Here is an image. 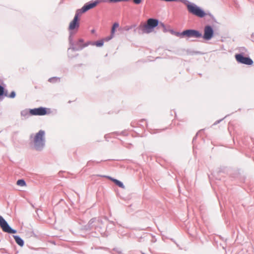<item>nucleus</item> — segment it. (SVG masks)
Wrapping results in <instances>:
<instances>
[{"mask_svg": "<svg viewBox=\"0 0 254 254\" xmlns=\"http://www.w3.org/2000/svg\"><path fill=\"white\" fill-rule=\"evenodd\" d=\"M14 237V238L15 239V240H16V236H13Z\"/></svg>", "mask_w": 254, "mask_h": 254, "instance_id": "obj_21", "label": "nucleus"}, {"mask_svg": "<svg viewBox=\"0 0 254 254\" xmlns=\"http://www.w3.org/2000/svg\"><path fill=\"white\" fill-rule=\"evenodd\" d=\"M4 94V88L2 86L0 85V96Z\"/></svg>", "mask_w": 254, "mask_h": 254, "instance_id": "obj_18", "label": "nucleus"}, {"mask_svg": "<svg viewBox=\"0 0 254 254\" xmlns=\"http://www.w3.org/2000/svg\"><path fill=\"white\" fill-rule=\"evenodd\" d=\"M180 36L182 37H186L187 38H200L202 36L201 33L198 31L189 29L183 31L181 34Z\"/></svg>", "mask_w": 254, "mask_h": 254, "instance_id": "obj_6", "label": "nucleus"}, {"mask_svg": "<svg viewBox=\"0 0 254 254\" xmlns=\"http://www.w3.org/2000/svg\"><path fill=\"white\" fill-rule=\"evenodd\" d=\"M79 12L76 11L73 19L69 23V30L77 31L79 27V17L81 15Z\"/></svg>", "mask_w": 254, "mask_h": 254, "instance_id": "obj_5", "label": "nucleus"}, {"mask_svg": "<svg viewBox=\"0 0 254 254\" xmlns=\"http://www.w3.org/2000/svg\"><path fill=\"white\" fill-rule=\"evenodd\" d=\"M0 226L2 230V231L4 232H6L9 234H14L15 233V231L13 229H12L6 221L2 218V216L0 215Z\"/></svg>", "mask_w": 254, "mask_h": 254, "instance_id": "obj_9", "label": "nucleus"}, {"mask_svg": "<svg viewBox=\"0 0 254 254\" xmlns=\"http://www.w3.org/2000/svg\"><path fill=\"white\" fill-rule=\"evenodd\" d=\"M105 1L104 0H96L95 1L91 3H87L81 9H78L76 10L77 12H80V14L82 15L88 10L93 8L96 7L97 4L101 2Z\"/></svg>", "mask_w": 254, "mask_h": 254, "instance_id": "obj_7", "label": "nucleus"}, {"mask_svg": "<svg viewBox=\"0 0 254 254\" xmlns=\"http://www.w3.org/2000/svg\"><path fill=\"white\" fill-rule=\"evenodd\" d=\"M128 0H109V1L110 2L115 3V2H120V1H128Z\"/></svg>", "mask_w": 254, "mask_h": 254, "instance_id": "obj_17", "label": "nucleus"}, {"mask_svg": "<svg viewBox=\"0 0 254 254\" xmlns=\"http://www.w3.org/2000/svg\"><path fill=\"white\" fill-rule=\"evenodd\" d=\"M133 1L135 4H138L141 2V0H133Z\"/></svg>", "mask_w": 254, "mask_h": 254, "instance_id": "obj_19", "label": "nucleus"}, {"mask_svg": "<svg viewBox=\"0 0 254 254\" xmlns=\"http://www.w3.org/2000/svg\"><path fill=\"white\" fill-rule=\"evenodd\" d=\"M104 41H106L105 40V38L103 39V40H100V41H97L96 42V46H97V47H101V46H102L103 45V44H104Z\"/></svg>", "mask_w": 254, "mask_h": 254, "instance_id": "obj_15", "label": "nucleus"}, {"mask_svg": "<svg viewBox=\"0 0 254 254\" xmlns=\"http://www.w3.org/2000/svg\"><path fill=\"white\" fill-rule=\"evenodd\" d=\"M88 45L89 44L88 43H84L82 39H79L72 45L71 49L73 51H78L82 50Z\"/></svg>", "mask_w": 254, "mask_h": 254, "instance_id": "obj_10", "label": "nucleus"}, {"mask_svg": "<svg viewBox=\"0 0 254 254\" xmlns=\"http://www.w3.org/2000/svg\"><path fill=\"white\" fill-rule=\"evenodd\" d=\"M51 113V109L43 107L31 109L29 110V114L30 116H42L50 114Z\"/></svg>", "mask_w": 254, "mask_h": 254, "instance_id": "obj_4", "label": "nucleus"}, {"mask_svg": "<svg viewBox=\"0 0 254 254\" xmlns=\"http://www.w3.org/2000/svg\"><path fill=\"white\" fill-rule=\"evenodd\" d=\"M119 27V24L118 23H115L113 24L112 29H111V35L107 37H106L105 38V40L106 41H108L113 38V37L114 36L115 32L116 29L118 28Z\"/></svg>", "mask_w": 254, "mask_h": 254, "instance_id": "obj_12", "label": "nucleus"}, {"mask_svg": "<svg viewBox=\"0 0 254 254\" xmlns=\"http://www.w3.org/2000/svg\"><path fill=\"white\" fill-rule=\"evenodd\" d=\"M111 180H112L114 183H115L116 184V185H117L118 186H119V187L121 188H125V186L124 185H123V184L120 181H119V180H116V179H113L112 178H109Z\"/></svg>", "mask_w": 254, "mask_h": 254, "instance_id": "obj_13", "label": "nucleus"}, {"mask_svg": "<svg viewBox=\"0 0 254 254\" xmlns=\"http://www.w3.org/2000/svg\"><path fill=\"white\" fill-rule=\"evenodd\" d=\"M9 97L11 98H14L15 97V92L14 91L12 92L9 95Z\"/></svg>", "mask_w": 254, "mask_h": 254, "instance_id": "obj_20", "label": "nucleus"}, {"mask_svg": "<svg viewBox=\"0 0 254 254\" xmlns=\"http://www.w3.org/2000/svg\"><path fill=\"white\" fill-rule=\"evenodd\" d=\"M45 131L43 130H40L34 136V146L36 150H40L43 147L45 144Z\"/></svg>", "mask_w": 254, "mask_h": 254, "instance_id": "obj_1", "label": "nucleus"}, {"mask_svg": "<svg viewBox=\"0 0 254 254\" xmlns=\"http://www.w3.org/2000/svg\"><path fill=\"white\" fill-rule=\"evenodd\" d=\"M213 35V30L211 26H206L204 29V35L203 38L206 40H209L212 38Z\"/></svg>", "mask_w": 254, "mask_h": 254, "instance_id": "obj_11", "label": "nucleus"}, {"mask_svg": "<svg viewBox=\"0 0 254 254\" xmlns=\"http://www.w3.org/2000/svg\"><path fill=\"white\" fill-rule=\"evenodd\" d=\"M236 60L239 63L251 65L253 64V61L249 57H244L243 54H237L235 56Z\"/></svg>", "mask_w": 254, "mask_h": 254, "instance_id": "obj_8", "label": "nucleus"}, {"mask_svg": "<svg viewBox=\"0 0 254 254\" xmlns=\"http://www.w3.org/2000/svg\"><path fill=\"white\" fill-rule=\"evenodd\" d=\"M17 244L21 247L23 246L24 245L23 241L18 237H17Z\"/></svg>", "mask_w": 254, "mask_h": 254, "instance_id": "obj_16", "label": "nucleus"}, {"mask_svg": "<svg viewBox=\"0 0 254 254\" xmlns=\"http://www.w3.org/2000/svg\"><path fill=\"white\" fill-rule=\"evenodd\" d=\"M17 185H18L21 187L26 186V183L22 179L19 180L17 181Z\"/></svg>", "mask_w": 254, "mask_h": 254, "instance_id": "obj_14", "label": "nucleus"}, {"mask_svg": "<svg viewBox=\"0 0 254 254\" xmlns=\"http://www.w3.org/2000/svg\"><path fill=\"white\" fill-rule=\"evenodd\" d=\"M158 23L159 21L157 19L149 18L147 20L146 24L140 25V28L143 33H149L158 25Z\"/></svg>", "mask_w": 254, "mask_h": 254, "instance_id": "obj_2", "label": "nucleus"}, {"mask_svg": "<svg viewBox=\"0 0 254 254\" xmlns=\"http://www.w3.org/2000/svg\"><path fill=\"white\" fill-rule=\"evenodd\" d=\"M188 11L199 17H203L206 15L205 12L193 3H186Z\"/></svg>", "mask_w": 254, "mask_h": 254, "instance_id": "obj_3", "label": "nucleus"}]
</instances>
